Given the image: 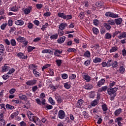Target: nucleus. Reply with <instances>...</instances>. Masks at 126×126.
<instances>
[{
  "label": "nucleus",
  "mask_w": 126,
  "mask_h": 126,
  "mask_svg": "<svg viewBox=\"0 0 126 126\" xmlns=\"http://www.w3.org/2000/svg\"><path fill=\"white\" fill-rule=\"evenodd\" d=\"M107 89H108V86H103L98 90V92H99V93H101V92H105V91H107Z\"/></svg>",
  "instance_id": "nucleus-15"
},
{
  "label": "nucleus",
  "mask_w": 126,
  "mask_h": 126,
  "mask_svg": "<svg viewBox=\"0 0 126 126\" xmlns=\"http://www.w3.org/2000/svg\"><path fill=\"white\" fill-rule=\"evenodd\" d=\"M78 16L80 18V19H83V18L85 17V14H84V13L83 12H81L79 13Z\"/></svg>",
  "instance_id": "nucleus-52"
},
{
  "label": "nucleus",
  "mask_w": 126,
  "mask_h": 126,
  "mask_svg": "<svg viewBox=\"0 0 126 126\" xmlns=\"http://www.w3.org/2000/svg\"><path fill=\"white\" fill-rule=\"evenodd\" d=\"M125 70H126V68H125V66H121L119 67V71L121 74H124V73H125Z\"/></svg>",
  "instance_id": "nucleus-28"
},
{
  "label": "nucleus",
  "mask_w": 126,
  "mask_h": 126,
  "mask_svg": "<svg viewBox=\"0 0 126 126\" xmlns=\"http://www.w3.org/2000/svg\"><path fill=\"white\" fill-rule=\"evenodd\" d=\"M32 9V8H31V7H30L29 8H26V9H25L24 10V12L25 13V14H29V13H30V12H31V10Z\"/></svg>",
  "instance_id": "nucleus-19"
},
{
  "label": "nucleus",
  "mask_w": 126,
  "mask_h": 126,
  "mask_svg": "<svg viewBox=\"0 0 126 126\" xmlns=\"http://www.w3.org/2000/svg\"><path fill=\"white\" fill-rule=\"evenodd\" d=\"M105 80L104 79H101L100 80H99L97 83V86L98 87H101L102 85H104L105 84Z\"/></svg>",
  "instance_id": "nucleus-14"
},
{
  "label": "nucleus",
  "mask_w": 126,
  "mask_h": 126,
  "mask_svg": "<svg viewBox=\"0 0 126 126\" xmlns=\"http://www.w3.org/2000/svg\"><path fill=\"white\" fill-rule=\"evenodd\" d=\"M112 60H110L107 63V67H110V66H112Z\"/></svg>",
  "instance_id": "nucleus-63"
},
{
  "label": "nucleus",
  "mask_w": 126,
  "mask_h": 126,
  "mask_svg": "<svg viewBox=\"0 0 126 126\" xmlns=\"http://www.w3.org/2000/svg\"><path fill=\"white\" fill-rule=\"evenodd\" d=\"M107 22L110 25H115V22L113 20H109Z\"/></svg>",
  "instance_id": "nucleus-61"
},
{
  "label": "nucleus",
  "mask_w": 126,
  "mask_h": 126,
  "mask_svg": "<svg viewBox=\"0 0 126 126\" xmlns=\"http://www.w3.org/2000/svg\"><path fill=\"white\" fill-rule=\"evenodd\" d=\"M122 121H124V119L122 117H118L115 119V123L122 122Z\"/></svg>",
  "instance_id": "nucleus-54"
},
{
  "label": "nucleus",
  "mask_w": 126,
  "mask_h": 126,
  "mask_svg": "<svg viewBox=\"0 0 126 126\" xmlns=\"http://www.w3.org/2000/svg\"><path fill=\"white\" fill-rule=\"evenodd\" d=\"M72 16L71 15H65L64 18V19H66V20H70V19H72Z\"/></svg>",
  "instance_id": "nucleus-51"
},
{
  "label": "nucleus",
  "mask_w": 126,
  "mask_h": 126,
  "mask_svg": "<svg viewBox=\"0 0 126 126\" xmlns=\"http://www.w3.org/2000/svg\"><path fill=\"white\" fill-rule=\"evenodd\" d=\"M66 27H67V23L65 22L61 23L59 26V29L61 30H64Z\"/></svg>",
  "instance_id": "nucleus-7"
},
{
  "label": "nucleus",
  "mask_w": 126,
  "mask_h": 126,
  "mask_svg": "<svg viewBox=\"0 0 126 126\" xmlns=\"http://www.w3.org/2000/svg\"><path fill=\"white\" fill-rule=\"evenodd\" d=\"M33 73L35 77H39V76L41 75L40 72H38L37 70L35 69L33 70Z\"/></svg>",
  "instance_id": "nucleus-30"
},
{
  "label": "nucleus",
  "mask_w": 126,
  "mask_h": 126,
  "mask_svg": "<svg viewBox=\"0 0 126 126\" xmlns=\"http://www.w3.org/2000/svg\"><path fill=\"white\" fill-rule=\"evenodd\" d=\"M117 90H118L117 88H114L111 89L110 90H108L107 93L108 95H110V96H111V95H113L114 93H115V92H117Z\"/></svg>",
  "instance_id": "nucleus-8"
},
{
  "label": "nucleus",
  "mask_w": 126,
  "mask_h": 126,
  "mask_svg": "<svg viewBox=\"0 0 126 126\" xmlns=\"http://www.w3.org/2000/svg\"><path fill=\"white\" fill-rule=\"evenodd\" d=\"M15 24L18 26H22L24 24V21L22 20H18L15 21Z\"/></svg>",
  "instance_id": "nucleus-12"
},
{
  "label": "nucleus",
  "mask_w": 126,
  "mask_h": 126,
  "mask_svg": "<svg viewBox=\"0 0 126 126\" xmlns=\"http://www.w3.org/2000/svg\"><path fill=\"white\" fill-rule=\"evenodd\" d=\"M62 77L63 79H67V77H68V75L66 73L62 74Z\"/></svg>",
  "instance_id": "nucleus-60"
},
{
  "label": "nucleus",
  "mask_w": 126,
  "mask_h": 126,
  "mask_svg": "<svg viewBox=\"0 0 126 126\" xmlns=\"http://www.w3.org/2000/svg\"><path fill=\"white\" fill-rule=\"evenodd\" d=\"M27 27L29 29H33V28L34 27V24L29 22L27 24Z\"/></svg>",
  "instance_id": "nucleus-43"
},
{
  "label": "nucleus",
  "mask_w": 126,
  "mask_h": 126,
  "mask_svg": "<svg viewBox=\"0 0 126 126\" xmlns=\"http://www.w3.org/2000/svg\"><path fill=\"white\" fill-rule=\"evenodd\" d=\"M10 44H11V46L13 47H15V46H16V40H15L14 39H11L10 40Z\"/></svg>",
  "instance_id": "nucleus-35"
},
{
  "label": "nucleus",
  "mask_w": 126,
  "mask_h": 126,
  "mask_svg": "<svg viewBox=\"0 0 126 126\" xmlns=\"http://www.w3.org/2000/svg\"><path fill=\"white\" fill-rule=\"evenodd\" d=\"M43 6H44V5L41 3L36 4V8L37 9H41Z\"/></svg>",
  "instance_id": "nucleus-62"
},
{
  "label": "nucleus",
  "mask_w": 126,
  "mask_h": 126,
  "mask_svg": "<svg viewBox=\"0 0 126 126\" xmlns=\"http://www.w3.org/2000/svg\"><path fill=\"white\" fill-rule=\"evenodd\" d=\"M76 78V75L75 74H71L69 76V79H71V80H73Z\"/></svg>",
  "instance_id": "nucleus-56"
},
{
  "label": "nucleus",
  "mask_w": 126,
  "mask_h": 126,
  "mask_svg": "<svg viewBox=\"0 0 126 126\" xmlns=\"http://www.w3.org/2000/svg\"><path fill=\"white\" fill-rule=\"evenodd\" d=\"M10 77V75L7 73L6 74H4L2 76V78L4 80H6L7 79H8L9 77Z\"/></svg>",
  "instance_id": "nucleus-37"
},
{
  "label": "nucleus",
  "mask_w": 126,
  "mask_h": 126,
  "mask_svg": "<svg viewBox=\"0 0 126 126\" xmlns=\"http://www.w3.org/2000/svg\"><path fill=\"white\" fill-rule=\"evenodd\" d=\"M105 16L112 17V18H117L119 17V15L116 14L111 12H107L105 14Z\"/></svg>",
  "instance_id": "nucleus-3"
},
{
  "label": "nucleus",
  "mask_w": 126,
  "mask_h": 126,
  "mask_svg": "<svg viewBox=\"0 0 126 126\" xmlns=\"http://www.w3.org/2000/svg\"><path fill=\"white\" fill-rule=\"evenodd\" d=\"M10 67L8 66V64H5L4 66L2 67V72H6V71H8L9 70V69Z\"/></svg>",
  "instance_id": "nucleus-13"
},
{
  "label": "nucleus",
  "mask_w": 126,
  "mask_h": 126,
  "mask_svg": "<svg viewBox=\"0 0 126 126\" xmlns=\"http://www.w3.org/2000/svg\"><path fill=\"white\" fill-rule=\"evenodd\" d=\"M122 22H123V19L121 18L115 19V23L117 25H120L122 24Z\"/></svg>",
  "instance_id": "nucleus-25"
},
{
  "label": "nucleus",
  "mask_w": 126,
  "mask_h": 126,
  "mask_svg": "<svg viewBox=\"0 0 126 126\" xmlns=\"http://www.w3.org/2000/svg\"><path fill=\"white\" fill-rule=\"evenodd\" d=\"M50 66H51V64H47L45 65L44 66H43L42 68L43 71H44V69H46V68H49V67H50Z\"/></svg>",
  "instance_id": "nucleus-55"
},
{
  "label": "nucleus",
  "mask_w": 126,
  "mask_h": 126,
  "mask_svg": "<svg viewBox=\"0 0 126 126\" xmlns=\"http://www.w3.org/2000/svg\"><path fill=\"white\" fill-rule=\"evenodd\" d=\"M70 85L69 84V83L66 82L64 84V87L66 89H69L70 88Z\"/></svg>",
  "instance_id": "nucleus-48"
},
{
  "label": "nucleus",
  "mask_w": 126,
  "mask_h": 126,
  "mask_svg": "<svg viewBox=\"0 0 126 126\" xmlns=\"http://www.w3.org/2000/svg\"><path fill=\"white\" fill-rule=\"evenodd\" d=\"M58 16L59 17H61V18H63V19H64L65 14H64V13H63L59 12L58 13Z\"/></svg>",
  "instance_id": "nucleus-40"
},
{
  "label": "nucleus",
  "mask_w": 126,
  "mask_h": 126,
  "mask_svg": "<svg viewBox=\"0 0 126 126\" xmlns=\"http://www.w3.org/2000/svg\"><path fill=\"white\" fill-rule=\"evenodd\" d=\"M17 56L18 57L19 59H21V60H25L28 58L27 55L25 56L23 53L19 52L17 54Z\"/></svg>",
  "instance_id": "nucleus-9"
},
{
  "label": "nucleus",
  "mask_w": 126,
  "mask_h": 126,
  "mask_svg": "<svg viewBox=\"0 0 126 126\" xmlns=\"http://www.w3.org/2000/svg\"><path fill=\"white\" fill-rule=\"evenodd\" d=\"M102 109L103 110V114H106V112L108 111V107H107V105L106 104L102 105Z\"/></svg>",
  "instance_id": "nucleus-21"
},
{
  "label": "nucleus",
  "mask_w": 126,
  "mask_h": 126,
  "mask_svg": "<svg viewBox=\"0 0 126 126\" xmlns=\"http://www.w3.org/2000/svg\"><path fill=\"white\" fill-rule=\"evenodd\" d=\"M6 26H7V24L3 23L0 26V29L1 30H4L6 28Z\"/></svg>",
  "instance_id": "nucleus-50"
},
{
  "label": "nucleus",
  "mask_w": 126,
  "mask_h": 126,
  "mask_svg": "<svg viewBox=\"0 0 126 126\" xmlns=\"http://www.w3.org/2000/svg\"><path fill=\"white\" fill-rule=\"evenodd\" d=\"M15 71V69L12 68L9 70V71L8 72V73L10 75V74H12V73H13V72H14Z\"/></svg>",
  "instance_id": "nucleus-58"
},
{
  "label": "nucleus",
  "mask_w": 126,
  "mask_h": 126,
  "mask_svg": "<svg viewBox=\"0 0 126 126\" xmlns=\"http://www.w3.org/2000/svg\"><path fill=\"white\" fill-rule=\"evenodd\" d=\"M27 45H28V41H27V39H26V40L22 42V48H24L26 47Z\"/></svg>",
  "instance_id": "nucleus-45"
},
{
  "label": "nucleus",
  "mask_w": 126,
  "mask_h": 126,
  "mask_svg": "<svg viewBox=\"0 0 126 126\" xmlns=\"http://www.w3.org/2000/svg\"><path fill=\"white\" fill-rule=\"evenodd\" d=\"M26 39V38H25L24 37H21L20 36L16 38L17 41H18V42H19L20 43L24 42L25 40Z\"/></svg>",
  "instance_id": "nucleus-23"
},
{
  "label": "nucleus",
  "mask_w": 126,
  "mask_h": 126,
  "mask_svg": "<svg viewBox=\"0 0 126 126\" xmlns=\"http://www.w3.org/2000/svg\"><path fill=\"white\" fill-rule=\"evenodd\" d=\"M28 116L29 120H30L31 122H33L34 124H36L37 126H42V122H41L40 119L37 117L34 116V114H32V113H28Z\"/></svg>",
  "instance_id": "nucleus-1"
},
{
  "label": "nucleus",
  "mask_w": 126,
  "mask_h": 126,
  "mask_svg": "<svg viewBox=\"0 0 126 126\" xmlns=\"http://www.w3.org/2000/svg\"><path fill=\"white\" fill-rule=\"evenodd\" d=\"M5 49L4 46L2 44L0 45V55L1 56L3 55V53L4 52Z\"/></svg>",
  "instance_id": "nucleus-20"
},
{
  "label": "nucleus",
  "mask_w": 126,
  "mask_h": 126,
  "mask_svg": "<svg viewBox=\"0 0 126 126\" xmlns=\"http://www.w3.org/2000/svg\"><path fill=\"white\" fill-rule=\"evenodd\" d=\"M122 110L121 108L117 109L114 112V115L116 116H119V115H121V113H122Z\"/></svg>",
  "instance_id": "nucleus-26"
},
{
  "label": "nucleus",
  "mask_w": 126,
  "mask_h": 126,
  "mask_svg": "<svg viewBox=\"0 0 126 126\" xmlns=\"http://www.w3.org/2000/svg\"><path fill=\"white\" fill-rule=\"evenodd\" d=\"M6 125V122L4 120V115L3 113L0 114V126H4Z\"/></svg>",
  "instance_id": "nucleus-2"
},
{
  "label": "nucleus",
  "mask_w": 126,
  "mask_h": 126,
  "mask_svg": "<svg viewBox=\"0 0 126 126\" xmlns=\"http://www.w3.org/2000/svg\"><path fill=\"white\" fill-rule=\"evenodd\" d=\"M63 53V50L62 49H56L54 52V56L55 57H60V55Z\"/></svg>",
  "instance_id": "nucleus-10"
},
{
  "label": "nucleus",
  "mask_w": 126,
  "mask_h": 126,
  "mask_svg": "<svg viewBox=\"0 0 126 126\" xmlns=\"http://www.w3.org/2000/svg\"><path fill=\"white\" fill-rule=\"evenodd\" d=\"M23 108H24V109H29L30 108V103L28 102L26 104H25L23 105Z\"/></svg>",
  "instance_id": "nucleus-53"
},
{
  "label": "nucleus",
  "mask_w": 126,
  "mask_h": 126,
  "mask_svg": "<svg viewBox=\"0 0 126 126\" xmlns=\"http://www.w3.org/2000/svg\"><path fill=\"white\" fill-rule=\"evenodd\" d=\"M35 48L34 47H32L31 46H29L28 47V53H31L33 50H35Z\"/></svg>",
  "instance_id": "nucleus-47"
},
{
  "label": "nucleus",
  "mask_w": 126,
  "mask_h": 126,
  "mask_svg": "<svg viewBox=\"0 0 126 126\" xmlns=\"http://www.w3.org/2000/svg\"><path fill=\"white\" fill-rule=\"evenodd\" d=\"M58 37H59L58 33H55V34L50 36V39L51 40H57V39H58Z\"/></svg>",
  "instance_id": "nucleus-33"
},
{
  "label": "nucleus",
  "mask_w": 126,
  "mask_h": 126,
  "mask_svg": "<svg viewBox=\"0 0 126 126\" xmlns=\"http://www.w3.org/2000/svg\"><path fill=\"white\" fill-rule=\"evenodd\" d=\"M42 53L53 54H54V52H53V51L51 50V49H44L42 51Z\"/></svg>",
  "instance_id": "nucleus-16"
},
{
  "label": "nucleus",
  "mask_w": 126,
  "mask_h": 126,
  "mask_svg": "<svg viewBox=\"0 0 126 126\" xmlns=\"http://www.w3.org/2000/svg\"><path fill=\"white\" fill-rule=\"evenodd\" d=\"M19 115V111H17L15 112H13L12 114L10 115L11 119H14L15 117H17Z\"/></svg>",
  "instance_id": "nucleus-22"
},
{
  "label": "nucleus",
  "mask_w": 126,
  "mask_h": 126,
  "mask_svg": "<svg viewBox=\"0 0 126 126\" xmlns=\"http://www.w3.org/2000/svg\"><path fill=\"white\" fill-rule=\"evenodd\" d=\"M48 27H49V24L46 23L44 25L42 26V28H41V30H42V31H44V30H46V29L48 28Z\"/></svg>",
  "instance_id": "nucleus-36"
},
{
  "label": "nucleus",
  "mask_w": 126,
  "mask_h": 126,
  "mask_svg": "<svg viewBox=\"0 0 126 126\" xmlns=\"http://www.w3.org/2000/svg\"><path fill=\"white\" fill-rule=\"evenodd\" d=\"M10 10L13 12H17V11H18V7H16V6L11 7L10 8Z\"/></svg>",
  "instance_id": "nucleus-29"
},
{
  "label": "nucleus",
  "mask_w": 126,
  "mask_h": 126,
  "mask_svg": "<svg viewBox=\"0 0 126 126\" xmlns=\"http://www.w3.org/2000/svg\"><path fill=\"white\" fill-rule=\"evenodd\" d=\"M6 108L7 109V110H13L14 109V106L9 104H7L6 105Z\"/></svg>",
  "instance_id": "nucleus-38"
},
{
  "label": "nucleus",
  "mask_w": 126,
  "mask_h": 126,
  "mask_svg": "<svg viewBox=\"0 0 126 126\" xmlns=\"http://www.w3.org/2000/svg\"><path fill=\"white\" fill-rule=\"evenodd\" d=\"M84 57H86V58H90V57H91V53H90V51H86L84 53Z\"/></svg>",
  "instance_id": "nucleus-31"
},
{
  "label": "nucleus",
  "mask_w": 126,
  "mask_h": 126,
  "mask_svg": "<svg viewBox=\"0 0 126 126\" xmlns=\"http://www.w3.org/2000/svg\"><path fill=\"white\" fill-rule=\"evenodd\" d=\"M104 38L106 40H110V39L112 38V34L110 33L107 32L104 35Z\"/></svg>",
  "instance_id": "nucleus-27"
},
{
  "label": "nucleus",
  "mask_w": 126,
  "mask_h": 126,
  "mask_svg": "<svg viewBox=\"0 0 126 126\" xmlns=\"http://www.w3.org/2000/svg\"><path fill=\"white\" fill-rule=\"evenodd\" d=\"M16 92V89L13 88L10 90V91H9V93H10V94H14Z\"/></svg>",
  "instance_id": "nucleus-59"
},
{
  "label": "nucleus",
  "mask_w": 126,
  "mask_h": 126,
  "mask_svg": "<svg viewBox=\"0 0 126 126\" xmlns=\"http://www.w3.org/2000/svg\"><path fill=\"white\" fill-rule=\"evenodd\" d=\"M119 65V64L118 63V62L117 61H114L113 63H112L111 66L113 68H116Z\"/></svg>",
  "instance_id": "nucleus-41"
},
{
  "label": "nucleus",
  "mask_w": 126,
  "mask_h": 126,
  "mask_svg": "<svg viewBox=\"0 0 126 126\" xmlns=\"http://www.w3.org/2000/svg\"><path fill=\"white\" fill-rule=\"evenodd\" d=\"M19 98L21 99V100H23L24 101H25L26 100L27 97H26V95L22 94H19Z\"/></svg>",
  "instance_id": "nucleus-32"
},
{
  "label": "nucleus",
  "mask_w": 126,
  "mask_h": 126,
  "mask_svg": "<svg viewBox=\"0 0 126 126\" xmlns=\"http://www.w3.org/2000/svg\"><path fill=\"white\" fill-rule=\"evenodd\" d=\"M37 83V80L35 79L29 80L26 82L27 85L29 86H33V85H35Z\"/></svg>",
  "instance_id": "nucleus-4"
},
{
  "label": "nucleus",
  "mask_w": 126,
  "mask_h": 126,
  "mask_svg": "<svg viewBox=\"0 0 126 126\" xmlns=\"http://www.w3.org/2000/svg\"><path fill=\"white\" fill-rule=\"evenodd\" d=\"M103 26L104 27H105L106 29H107V30H110V29H111V26H110L109 24L104 23Z\"/></svg>",
  "instance_id": "nucleus-49"
},
{
  "label": "nucleus",
  "mask_w": 126,
  "mask_h": 126,
  "mask_svg": "<svg viewBox=\"0 0 126 126\" xmlns=\"http://www.w3.org/2000/svg\"><path fill=\"white\" fill-rule=\"evenodd\" d=\"M83 78L86 81V82H90V81H91V77L88 74H84L83 75Z\"/></svg>",
  "instance_id": "nucleus-6"
},
{
  "label": "nucleus",
  "mask_w": 126,
  "mask_h": 126,
  "mask_svg": "<svg viewBox=\"0 0 126 126\" xmlns=\"http://www.w3.org/2000/svg\"><path fill=\"white\" fill-rule=\"evenodd\" d=\"M65 36H63L60 38H59L57 40L58 43H59V44H61V43H63L64 41H65Z\"/></svg>",
  "instance_id": "nucleus-24"
},
{
  "label": "nucleus",
  "mask_w": 126,
  "mask_h": 126,
  "mask_svg": "<svg viewBox=\"0 0 126 126\" xmlns=\"http://www.w3.org/2000/svg\"><path fill=\"white\" fill-rule=\"evenodd\" d=\"M118 39H126V32H122L117 36Z\"/></svg>",
  "instance_id": "nucleus-11"
},
{
  "label": "nucleus",
  "mask_w": 126,
  "mask_h": 126,
  "mask_svg": "<svg viewBox=\"0 0 126 126\" xmlns=\"http://www.w3.org/2000/svg\"><path fill=\"white\" fill-rule=\"evenodd\" d=\"M83 103H84L83 100L82 99L79 100L77 102V104H76L77 108H81Z\"/></svg>",
  "instance_id": "nucleus-18"
},
{
  "label": "nucleus",
  "mask_w": 126,
  "mask_h": 126,
  "mask_svg": "<svg viewBox=\"0 0 126 126\" xmlns=\"http://www.w3.org/2000/svg\"><path fill=\"white\" fill-rule=\"evenodd\" d=\"M64 117H65V113L63 110H60L58 113V117L59 119L63 120L64 119Z\"/></svg>",
  "instance_id": "nucleus-5"
},
{
  "label": "nucleus",
  "mask_w": 126,
  "mask_h": 126,
  "mask_svg": "<svg viewBox=\"0 0 126 126\" xmlns=\"http://www.w3.org/2000/svg\"><path fill=\"white\" fill-rule=\"evenodd\" d=\"M93 31L94 34H95V35H98V34H99V30H98L97 28H93Z\"/></svg>",
  "instance_id": "nucleus-39"
},
{
  "label": "nucleus",
  "mask_w": 126,
  "mask_h": 126,
  "mask_svg": "<svg viewBox=\"0 0 126 126\" xmlns=\"http://www.w3.org/2000/svg\"><path fill=\"white\" fill-rule=\"evenodd\" d=\"M49 101L50 103L52 105H55V100H54V99H53V98H52V97H49Z\"/></svg>",
  "instance_id": "nucleus-57"
},
{
  "label": "nucleus",
  "mask_w": 126,
  "mask_h": 126,
  "mask_svg": "<svg viewBox=\"0 0 126 126\" xmlns=\"http://www.w3.org/2000/svg\"><path fill=\"white\" fill-rule=\"evenodd\" d=\"M55 62L58 66H61V65H62V63H63V61L62 60H57Z\"/></svg>",
  "instance_id": "nucleus-44"
},
{
  "label": "nucleus",
  "mask_w": 126,
  "mask_h": 126,
  "mask_svg": "<svg viewBox=\"0 0 126 126\" xmlns=\"http://www.w3.org/2000/svg\"><path fill=\"white\" fill-rule=\"evenodd\" d=\"M63 30H61L60 29L58 30V33L59 36H63V34L64 32Z\"/></svg>",
  "instance_id": "nucleus-42"
},
{
  "label": "nucleus",
  "mask_w": 126,
  "mask_h": 126,
  "mask_svg": "<svg viewBox=\"0 0 126 126\" xmlns=\"http://www.w3.org/2000/svg\"><path fill=\"white\" fill-rule=\"evenodd\" d=\"M101 61H102L101 58L99 57H95L93 59V62L94 63H101Z\"/></svg>",
  "instance_id": "nucleus-17"
},
{
  "label": "nucleus",
  "mask_w": 126,
  "mask_h": 126,
  "mask_svg": "<svg viewBox=\"0 0 126 126\" xmlns=\"http://www.w3.org/2000/svg\"><path fill=\"white\" fill-rule=\"evenodd\" d=\"M116 51H118V47L117 46H114V47H112L109 52L110 53H115V52H116Z\"/></svg>",
  "instance_id": "nucleus-34"
},
{
  "label": "nucleus",
  "mask_w": 126,
  "mask_h": 126,
  "mask_svg": "<svg viewBox=\"0 0 126 126\" xmlns=\"http://www.w3.org/2000/svg\"><path fill=\"white\" fill-rule=\"evenodd\" d=\"M67 52H69V53H70L71 52H76V50L75 49V48H69L67 49Z\"/></svg>",
  "instance_id": "nucleus-64"
},
{
  "label": "nucleus",
  "mask_w": 126,
  "mask_h": 126,
  "mask_svg": "<svg viewBox=\"0 0 126 126\" xmlns=\"http://www.w3.org/2000/svg\"><path fill=\"white\" fill-rule=\"evenodd\" d=\"M98 100L97 99H95L94 101H93L91 103V105L93 107H95V106H96V105H97V104H98Z\"/></svg>",
  "instance_id": "nucleus-46"
}]
</instances>
